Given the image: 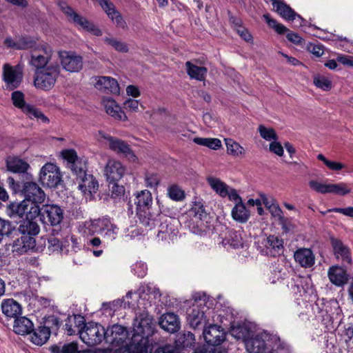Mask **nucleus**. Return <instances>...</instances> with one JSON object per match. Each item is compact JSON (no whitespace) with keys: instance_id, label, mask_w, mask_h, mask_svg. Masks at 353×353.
<instances>
[{"instance_id":"nucleus-24","label":"nucleus","mask_w":353,"mask_h":353,"mask_svg":"<svg viewBox=\"0 0 353 353\" xmlns=\"http://www.w3.org/2000/svg\"><path fill=\"white\" fill-rule=\"evenodd\" d=\"M276 12L283 19L288 21H294L296 17L300 19L299 26H304L305 20L302 18L299 14H296L288 5L285 3L283 1L279 0L273 5Z\"/></svg>"},{"instance_id":"nucleus-63","label":"nucleus","mask_w":353,"mask_h":353,"mask_svg":"<svg viewBox=\"0 0 353 353\" xmlns=\"http://www.w3.org/2000/svg\"><path fill=\"white\" fill-rule=\"evenodd\" d=\"M139 102L135 99H129L124 102V108L125 110L132 112H137L139 110Z\"/></svg>"},{"instance_id":"nucleus-3","label":"nucleus","mask_w":353,"mask_h":353,"mask_svg":"<svg viewBox=\"0 0 353 353\" xmlns=\"http://www.w3.org/2000/svg\"><path fill=\"white\" fill-rule=\"evenodd\" d=\"M83 233L92 235L95 233L101 234L108 241L114 240L118 234L119 228L107 217H103L85 222Z\"/></svg>"},{"instance_id":"nucleus-49","label":"nucleus","mask_w":353,"mask_h":353,"mask_svg":"<svg viewBox=\"0 0 353 353\" xmlns=\"http://www.w3.org/2000/svg\"><path fill=\"white\" fill-rule=\"evenodd\" d=\"M271 353H291L290 348L285 343L281 342L277 336L271 338Z\"/></svg>"},{"instance_id":"nucleus-56","label":"nucleus","mask_w":353,"mask_h":353,"mask_svg":"<svg viewBox=\"0 0 353 353\" xmlns=\"http://www.w3.org/2000/svg\"><path fill=\"white\" fill-rule=\"evenodd\" d=\"M317 159L323 162L324 164L331 170L339 171L345 167V165L341 163L330 161L326 159L322 154H318Z\"/></svg>"},{"instance_id":"nucleus-9","label":"nucleus","mask_w":353,"mask_h":353,"mask_svg":"<svg viewBox=\"0 0 353 353\" xmlns=\"http://www.w3.org/2000/svg\"><path fill=\"white\" fill-rule=\"evenodd\" d=\"M62 176L57 165L52 163H46L41 169L39 181L48 188H56L61 182Z\"/></svg>"},{"instance_id":"nucleus-48","label":"nucleus","mask_w":353,"mask_h":353,"mask_svg":"<svg viewBox=\"0 0 353 353\" xmlns=\"http://www.w3.org/2000/svg\"><path fill=\"white\" fill-rule=\"evenodd\" d=\"M351 192V188L347 183H329L328 193L344 196Z\"/></svg>"},{"instance_id":"nucleus-11","label":"nucleus","mask_w":353,"mask_h":353,"mask_svg":"<svg viewBox=\"0 0 353 353\" xmlns=\"http://www.w3.org/2000/svg\"><path fill=\"white\" fill-rule=\"evenodd\" d=\"M271 336L266 332L255 333L245 342V348L248 353H265L268 347H271Z\"/></svg>"},{"instance_id":"nucleus-39","label":"nucleus","mask_w":353,"mask_h":353,"mask_svg":"<svg viewBox=\"0 0 353 353\" xmlns=\"http://www.w3.org/2000/svg\"><path fill=\"white\" fill-rule=\"evenodd\" d=\"M227 153L235 158H243L245 157L246 150L237 141L232 139H225Z\"/></svg>"},{"instance_id":"nucleus-7","label":"nucleus","mask_w":353,"mask_h":353,"mask_svg":"<svg viewBox=\"0 0 353 353\" xmlns=\"http://www.w3.org/2000/svg\"><path fill=\"white\" fill-rule=\"evenodd\" d=\"M79 335L81 340L88 346H94L105 340V330L99 323L89 322L83 325L79 330Z\"/></svg>"},{"instance_id":"nucleus-51","label":"nucleus","mask_w":353,"mask_h":353,"mask_svg":"<svg viewBox=\"0 0 353 353\" xmlns=\"http://www.w3.org/2000/svg\"><path fill=\"white\" fill-rule=\"evenodd\" d=\"M23 113L31 119H36L41 121L43 123H49V119L43 114V112L32 105H30L28 108L25 110Z\"/></svg>"},{"instance_id":"nucleus-27","label":"nucleus","mask_w":353,"mask_h":353,"mask_svg":"<svg viewBox=\"0 0 353 353\" xmlns=\"http://www.w3.org/2000/svg\"><path fill=\"white\" fill-rule=\"evenodd\" d=\"M103 105L108 114L119 121H126L127 117L121 108L112 98H105Z\"/></svg>"},{"instance_id":"nucleus-44","label":"nucleus","mask_w":353,"mask_h":353,"mask_svg":"<svg viewBox=\"0 0 353 353\" xmlns=\"http://www.w3.org/2000/svg\"><path fill=\"white\" fill-rule=\"evenodd\" d=\"M232 218L240 223H245L250 216L249 211L247 210L244 203H236L232 210Z\"/></svg>"},{"instance_id":"nucleus-64","label":"nucleus","mask_w":353,"mask_h":353,"mask_svg":"<svg viewBox=\"0 0 353 353\" xmlns=\"http://www.w3.org/2000/svg\"><path fill=\"white\" fill-rule=\"evenodd\" d=\"M307 48L310 52L316 57H320L324 52L322 46L319 44L310 43Z\"/></svg>"},{"instance_id":"nucleus-45","label":"nucleus","mask_w":353,"mask_h":353,"mask_svg":"<svg viewBox=\"0 0 353 353\" xmlns=\"http://www.w3.org/2000/svg\"><path fill=\"white\" fill-rule=\"evenodd\" d=\"M105 44L112 46L115 50L122 53H126L129 50L128 45L112 36H108L103 38Z\"/></svg>"},{"instance_id":"nucleus-16","label":"nucleus","mask_w":353,"mask_h":353,"mask_svg":"<svg viewBox=\"0 0 353 353\" xmlns=\"http://www.w3.org/2000/svg\"><path fill=\"white\" fill-rule=\"evenodd\" d=\"M128 338V332L125 327L114 325L105 330V340L113 347L123 345Z\"/></svg>"},{"instance_id":"nucleus-18","label":"nucleus","mask_w":353,"mask_h":353,"mask_svg":"<svg viewBox=\"0 0 353 353\" xmlns=\"http://www.w3.org/2000/svg\"><path fill=\"white\" fill-rule=\"evenodd\" d=\"M208 327H205L203 334L205 341L211 345H220L225 338V333L221 326L210 322Z\"/></svg>"},{"instance_id":"nucleus-52","label":"nucleus","mask_w":353,"mask_h":353,"mask_svg":"<svg viewBox=\"0 0 353 353\" xmlns=\"http://www.w3.org/2000/svg\"><path fill=\"white\" fill-rule=\"evenodd\" d=\"M52 353H78V345L75 342H72L63 345L52 347Z\"/></svg>"},{"instance_id":"nucleus-10","label":"nucleus","mask_w":353,"mask_h":353,"mask_svg":"<svg viewBox=\"0 0 353 353\" xmlns=\"http://www.w3.org/2000/svg\"><path fill=\"white\" fill-rule=\"evenodd\" d=\"M37 203L30 201H22L19 203H12L10 208L20 217L26 216L25 219L37 221L39 215L42 216V208H40Z\"/></svg>"},{"instance_id":"nucleus-33","label":"nucleus","mask_w":353,"mask_h":353,"mask_svg":"<svg viewBox=\"0 0 353 353\" xmlns=\"http://www.w3.org/2000/svg\"><path fill=\"white\" fill-rule=\"evenodd\" d=\"M328 277L330 281L338 286L346 283L347 281V274L346 271L339 266H332L328 270Z\"/></svg>"},{"instance_id":"nucleus-32","label":"nucleus","mask_w":353,"mask_h":353,"mask_svg":"<svg viewBox=\"0 0 353 353\" xmlns=\"http://www.w3.org/2000/svg\"><path fill=\"white\" fill-rule=\"evenodd\" d=\"M8 170L14 173H25L30 167L29 163L17 157H9L6 159Z\"/></svg>"},{"instance_id":"nucleus-61","label":"nucleus","mask_w":353,"mask_h":353,"mask_svg":"<svg viewBox=\"0 0 353 353\" xmlns=\"http://www.w3.org/2000/svg\"><path fill=\"white\" fill-rule=\"evenodd\" d=\"M147 270V265L144 263L137 262L132 265L133 272L140 278H143L146 275Z\"/></svg>"},{"instance_id":"nucleus-55","label":"nucleus","mask_w":353,"mask_h":353,"mask_svg":"<svg viewBox=\"0 0 353 353\" xmlns=\"http://www.w3.org/2000/svg\"><path fill=\"white\" fill-rule=\"evenodd\" d=\"M263 18L268 25L274 28L278 34H284L288 31V28L281 23H279L276 20L271 19L270 14H263Z\"/></svg>"},{"instance_id":"nucleus-40","label":"nucleus","mask_w":353,"mask_h":353,"mask_svg":"<svg viewBox=\"0 0 353 353\" xmlns=\"http://www.w3.org/2000/svg\"><path fill=\"white\" fill-rule=\"evenodd\" d=\"M206 181L210 187L220 196L225 197L228 194L229 186L220 179L214 176H208Z\"/></svg>"},{"instance_id":"nucleus-20","label":"nucleus","mask_w":353,"mask_h":353,"mask_svg":"<svg viewBox=\"0 0 353 353\" xmlns=\"http://www.w3.org/2000/svg\"><path fill=\"white\" fill-rule=\"evenodd\" d=\"M42 218L44 222L49 223L51 225H58L63 219V210L57 205H43Z\"/></svg>"},{"instance_id":"nucleus-6","label":"nucleus","mask_w":353,"mask_h":353,"mask_svg":"<svg viewBox=\"0 0 353 353\" xmlns=\"http://www.w3.org/2000/svg\"><path fill=\"white\" fill-rule=\"evenodd\" d=\"M99 139L114 153L123 155L130 162H138V157L125 141L112 137L103 132H99Z\"/></svg>"},{"instance_id":"nucleus-62","label":"nucleus","mask_w":353,"mask_h":353,"mask_svg":"<svg viewBox=\"0 0 353 353\" xmlns=\"http://www.w3.org/2000/svg\"><path fill=\"white\" fill-rule=\"evenodd\" d=\"M268 210L272 216L277 219L281 223H284L285 218L283 215V212L276 203L270 207Z\"/></svg>"},{"instance_id":"nucleus-8","label":"nucleus","mask_w":353,"mask_h":353,"mask_svg":"<svg viewBox=\"0 0 353 353\" xmlns=\"http://www.w3.org/2000/svg\"><path fill=\"white\" fill-rule=\"evenodd\" d=\"M59 6L70 21L73 22L75 25L79 26L83 30L89 32L95 36L99 37L102 35V31L97 26H96L93 23L89 21L87 19L78 14L65 2H60Z\"/></svg>"},{"instance_id":"nucleus-36","label":"nucleus","mask_w":353,"mask_h":353,"mask_svg":"<svg viewBox=\"0 0 353 353\" xmlns=\"http://www.w3.org/2000/svg\"><path fill=\"white\" fill-rule=\"evenodd\" d=\"M332 245L334 250V255L337 259H341L343 261L350 263L351 258L350 250L340 240L336 239H332Z\"/></svg>"},{"instance_id":"nucleus-42","label":"nucleus","mask_w":353,"mask_h":353,"mask_svg":"<svg viewBox=\"0 0 353 353\" xmlns=\"http://www.w3.org/2000/svg\"><path fill=\"white\" fill-rule=\"evenodd\" d=\"M84 321V317L81 315H74L68 318L65 324V330L67 334L71 336L75 334L76 332L79 333V330L82 327Z\"/></svg>"},{"instance_id":"nucleus-23","label":"nucleus","mask_w":353,"mask_h":353,"mask_svg":"<svg viewBox=\"0 0 353 353\" xmlns=\"http://www.w3.org/2000/svg\"><path fill=\"white\" fill-rule=\"evenodd\" d=\"M255 327L250 323H243L232 326L231 335L236 339H241L244 343L255 334Z\"/></svg>"},{"instance_id":"nucleus-47","label":"nucleus","mask_w":353,"mask_h":353,"mask_svg":"<svg viewBox=\"0 0 353 353\" xmlns=\"http://www.w3.org/2000/svg\"><path fill=\"white\" fill-rule=\"evenodd\" d=\"M313 83L314 85L323 90L329 91L332 89V81L327 77L319 74H314L313 77Z\"/></svg>"},{"instance_id":"nucleus-60","label":"nucleus","mask_w":353,"mask_h":353,"mask_svg":"<svg viewBox=\"0 0 353 353\" xmlns=\"http://www.w3.org/2000/svg\"><path fill=\"white\" fill-rule=\"evenodd\" d=\"M61 155L63 158L67 161L68 166L81 160L78 158L76 151L72 149L63 150Z\"/></svg>"},{"instance_id":"nucleus-58","label":"nucleus","mask_w":353,"mask_h":353,"mask_svg":"<svg viewBox=\"0 0 353 353\" xmlns=\"http://www.w3.org/2000/svg\"><path fill=\"white\" fill-rule=\"evenodd\" d=\"M68 167L79 179L81 178L86 174L85 166L81 159L78 161L77 163L70 164Z\"/></svg>"},{"instance_id":"nucleus-13","label":"nucleus","mask_w":353,"mask_h":353,"mask_svg":"<svg viewBox=\"0 0 353 353\" xmlns=\"http://www.w3.org/2000/svg\"><path fill=\"white\" fill-rule=\"evenodd\" d=\"M161 223L159 228L157 236L162 241H173L178 233V221L165 216L161 217Z\"/></svg>"},{"instance_id":"nucleus-4","label":"nucleus","mask_w":353,"mask_h":353,"mask_svg":"<svg viewBox=\"0 0 353 353\" xmlns=\"http://www.w3.org/2000/svg\"><path fill=\"white\" fill-rule=\"evenodd\" d=\"M29 64L36 70L46 68L52 62L54 54L52 48L47 43H31Z\"/></svg>"},{"instance_id":"nucleus-2","label":"nucleus","mask_w":353,"mask_h":353,"mask_svg":"<svg viewBox=\"0 0 353 353\" xmlns=\"http://www.w3.org/2000/svg\"><path fill=\"white\" fill-rule=\"evenodd\" d=\"M194 303L188 312L187 320L190 327L197 328L199 325L216 322L213 311L210 308V298L204 292H196L193 296Z\"/></svg>"},{"instance_id":"nucleus-28","label":"nucleus","mask_w":353,"mask_h":353,"mask_svg":"<svg viewBox=\"0 0 353 353\" xmlns=\"http://www.w3.org/2000/svg\"><path fill=\"white\" fill-rule=\"evenodd\" d=\"M2 313L9 319H16L21 314V305L13 299H3L1 304Z\"/></svg>"},{"instance_id":"nucleus-17","label":"nucleus","mask_w":353,"mask_h":353,"mask_svg":"<svg viewBox=\"0 0 353 353\" xmlns=\"http://www.w3.org/2000/svg\"><path fill=\"white\" fill-rule=\"evenodd\" d=\"M219 243L226 248L239 249L243 247V241L240 232L225 229L219 236Z\"/></svg>"},{"instance_id":"nucleus-30","label":"nucleus","mask_w":353,"mask_h":353,"mask_svg":"<svg viewBox=\"0 0 353 353\" xmlns=\"http://www.w3.org/2000/svg\"><path fill=\"white\" fill-rule=\"evenodd\" d=\"M159 325L163 330L174 333L179 329V318L174 313L164 314L160 319Z\"/></svg>"},{"instance_id":"nucleus-35","label":"nucleus","mask_w":353,"mask_h":353,"mask_svg":"<svg viewBox=\"0 0 353 353\" xmlns=\"http://www.w3.org/2000/svg\"><path fill=\"white\" fill-rule=\"evenodd\" d=\"M135 195L134 203L137 205V209L145 211L151 208L152 205V196L149 190H141L137 192Z\"/></svg>"},{"instance_id":"nucleus-41","label":"nucleus","mask_w":353,"mask_h":353,"mask_svg":"<svg viewBox=\"0 0 353 353\" xmlns=\"http://www.w3.org/2000/svg\"><path fill=\"white\" fill-rule=\"evenodd\" d=\"M19 231L22 235L35 236L39 234L40 228L37 221L24 219L19 227Z\"/></svg>"},{"instance_id":"nucleus-22","label":"nucleus","mask_w":353,"mask_h":353,"mask_svg":"<svg viewBox=\"0 0 353 353\" xmlns=\"http://www.w3.org/2000/svg\"><path fill=\"white\" fill-rule=\"evenodd\" d=\"M100 4L109 19L112 20L117 28L123 30L127 28L126 21L110 1L108 0H100Z\"/></svg>"},{"instance_id":"nucleus-59","label":"nucleus","mask_w":353,"mask_h":353,"mask_svg":"<svg viewBox=\"0 0 353 353\" xmlns=\"http://www.w3.org/2000/svg\"><path fill=\"white\" fill-rule=\"evenodd\" d=\"M310 188L321 194H327L329 184L323 183L316 180H311L309 181Z\"/></svg>"},{"instance_id":"nucleus-26","label":"nucleus","mask_w":353,"mask_h":353,"mask_svg":"<svg viewBox=\"0 0 353 353\" xmlns=\"http://www.w3.org/2000/svg\"><path fill=\"white\" fill-rule=\"evenodd\" d=\"M295 261L301 267L309 268L313 266L315 262V257L310 249L300 248L294 254Z\"/></svg>"},{"instance_id":"nucleus-15","label":"nucleus","mask_w":353,"mask_h":353,"mask_svg":"<svg viewBox=\"0 0 353 353\" xmlns=\"http://www.w3.org/2000/svg\"><path fill=\"white\" fill-rule=\"evenodd\" d=\"M125 173L126 167L114 159H109L104 168V175L109 183L118 182Z\"/></svg>"},{"instance_id":"nucleus-50","label":"nucleus","mask_w":353,"mask_h":353,"mask_svg":"<svg viewBox=\"0 0 353 353\" xmlns=\"http://www.w3.org/2000/svg\"><path fill=\"white\" fill-rule=\"evenodd\" d=\"M11 99L13 105L23 112L30 105V104L26 103L24 94L21 91H14L12 93Z\"/></svg>"},{"instance_id":"nucleus-38","label":"nucleus","mask_w":353,"mask_h":353,"mask_svg":"<svg viewBox=\"0 0 353 353\" xmlns=\"http://www.w3.org/2000/svg\"><path fill=\"white\" fill-rule=\"evenodd\" d=\"M186 71L191 79L198 81H203L205 79L208 69L203 66H199L191 61L185 63Z\"/></svg>"},{"instance_id":"nucleus-46","label":"nucleus","mask_w":353,"mask_h":353,"mask_svg":"<svg viewBox=\"0 0 353 353\" xmlns=\"http://www.w3.org/2000/svg\"><path fill=\"white\" fill-rule=\"evenodd\" d=\"M194 143L206 146L212 150H218L221 147V141L216 138H201L196 137L193 139Z\"/></svg>"},{"instance_id":"nucleus-19","label":"nucleus","mask_w":353,"mask_h":353,"mask_svg":"<svg viewBox=\"0 0 353 353\" xmlns=\"http://www.w3.org/2000/svg\"><path fill=\"white\" fill-rule=\"evenodd\" d=\"M22 193L25 196L23 201H30L41 203L45 201L43 190L35 182H26L23 185Z\"/></svg>"},{"instance_id":"nucleus-21","label":"nucleus","mask_w":353,"mask_h":353,"mask_svg":"<svg viewBox=\"0 0 353 353\" xmlns=\"http://www.w3.org/2000/svg\"><path fill=\"white\" fill-rule=\"evenodd\" d=\"M94 87L101 91L106 93H112L114 94H119L120 92V88L119 83L116 79L110 77H95Z\"/></svg>"},{"instance_id":"nucleus-57","label":"nucleus","mask_w":353,"mask_h":353,"mask_svg":"<svg viewBox=\"0 0 353 353\" xmlns=\"http://www.w3.org/2000/svg\"><path fill=\"white\" fill-rule=\"evenodd\" d=\"M144 181L148 188L156 189L160 183L161 177L156 173H147Z\"/></svg>"},{"instance_id":"nucleus-34","label":"nucleus","mask_w":353,"mask_h":353,"mask_svg":"<svg viewBox=\"0 0 353 353\" xmlns=\"http://www.w3.org/2000/svg\"><path fill=\"white\" fill-rule=\"evenodd\" d=\"M264 246L266 255L275 256L282 250L283 241L274 235L269 236L264 241Z\"/></svg>"},{"instance_id":"nucleus-1","label":"nucleus","mask_w":353,"mask_h":353,"mask_svg":"<svg viewBox=\"0 0 353 353\" xmlns=\"http://www.w3.org/2000/svg\"><path fill=\"white\" fill-rule=\"evenodd\" d=\"M161 294L158 288L150 284L139 286L136 292H128L124 297L125 305L134 310H139L133 324V334L129 343L117 349L114 353H150L149 337L154 332L152 319L148 310L152 304H159Z\"/></svg>"},{"instance_id":"nucleus-5","label":"nucleus","mask_w":353,"mask_h":353,"mask_svg":"<svg viewBox=\"0 0 353 353\" xmlns=\"http://www.w3.org/2000/svg\"><path fill=\"white\" fill-rule=\"evenodd\" d=\"M60 72L58 63H50L46 68L36 70L34 74V85L41 90H51L54 86Z\"/></svg>"},{"instance_id":"nucleus-14","label":"nucleus","mask_w":353,"mask_h":353,"mask_svg":"<svg viewBox=\"0 0 353 353\" xmlns=\"http://www.w3.org/2000/svg\"><path fill=\"white\" fill-rule=\"evenodd\" d=\"M59 57L64 70L70 72H78L83 68V58L74 52L60 51Z\"/></svg>"},{"instance_id":"nucleus-54","label":"nucleus","mask_w":353,"mask_h":353,"mask_svg":"<svg viewBox=\"0 0 353 353\" xmlns=\"http://www.w3.org/2000/svg\"><path fill=\"white\" fill-rule=\"evenodd\" d=\"M259 132L260 136L268 141L277 140L278 137L275 130L271 128H266L265 126L261 125L259 126Z\"/></svg>"},{"instance_id":"nucleus-12","label":"nucleus","mask_w":353,"mask_h":353,"mask_svg":"<svg viewBox=\"0 0 353 353\" xmlns=\"http://www.w3.org/2000/svg\"><path fill=\"white\" fill-rule=\"evenodd\" d=\"M2 79L8 90L19 86L23 79V70L19 65L12 66L5 63L2 67Z\"/></svg>"},{"instance_id":"nucleus-31","label":"nucleus","mask_w":353,"mask_h":353,"mask_svg":"<svg viewBox=\"0 0 353 353\" xmlns=\"http://www.w3.org/2000/svg\"><path fill=\"white\" fill-rule=\"evenodd\" d=\"M48 249L52 253L68 254L70 252L69 239L64 238L63 240H60L54 236L50 237L48 239Z\"/></svg>"},{"instance_id":"nucleus-25","label":"nucleus","mask_w":353,"mask_h":353,"mask_svg":"<svg viewBox=\"0 0 353 353\" xmlns=\"http://www.w3.org/2000/svg\"><path fill=\"white\" fill-rule=\"evenodd\" d=\"M78 188L85 196H92L98 190L99 184L92 175L85 174L79 178Z\"/></svg>"},{"instance_id":"nucleus-53","label":"nucleus","mask_w":353,"mask_h":353,"mask_svg":"<svg viewBox=\"0 0 353 353\" xmlns=\"http://www.w3.org/2000/svg\"><path fill=\"white\" fill-rule=\"evenodd\" d=\"M168 195L173 201H182L185 197L184 191L177 185H172L168 188Z\"/></svg>"},{"instance_id":"nucleus-37","label":"nucleus","mask_w":353,"mask_h":353,"mask_svg":"<svg viewBox=\"0 0 353 353\" xmlns=\"http://www.w3.org/2000/svg\"><path fill=\"white\" fill-rule=\"evenodd\" d=\"M13 330L17 334H28L33 330V323L30 319L25 316L16 318Z\"/></svg>"},{"instance_id":"nucleus-29","label":"nucleus","mask_w":353,"mask_h":353,"mask_svg":"<svg viewBox=\"0 0 353 353\" xmlns=\"http://www.w3.org/2000/svg\"><path fill=\"white\" fill-rule=\"evenodd\" d=\"M35 246V239L30 235H21L20 238L16 239L12 245V251L19 254L27 252L33 249Z\"/></svg>"},{"instance_id":"nucleus-43","label":"nucleus","mask_w":353,"mask_h":353,"mask_svg":"<svg viewBox=\"0 0 353 353\" xmlns=\"http://www.w3.org/2000/svg\"><path fill=\"white\" fill-rule=\"evenodd\" d=\"M50 336V330L45 326L39 327L31 335V341L37 345H42L47 342Z\"/></svg>"}]
</instances>
